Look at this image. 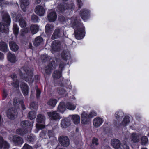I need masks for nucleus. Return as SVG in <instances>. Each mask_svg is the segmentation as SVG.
I'll return each instance as SVG.
<instances>
[{
  "mask_svg": "<svg viewBox=\"0 0 149 149\" xmlns=\"http://www.w3.org/2000/svg\"><path fill=\"white\" fill-rule=\"evenodd\" d=\"M69 24L74 29L76 38L78 40L82 39L85 36L84 27L80 22V20L74 16L68 20Z\"/></svg>",
  "mask_w": 149,
  "mask_h": 149,
  "instance_id": "f257e3e1",
  "label": "nucleus"
},
{
  "mask_svg": "<svg viewBox=\"0 0 149 149\" xmlns=\"http://www.w3.org/2000/svg\"><path fill=\"white\" fill-rule=\"evenodd\" d=\"M19 75L21 77L27 82L32 81L33 76V71L28 67H23L20 70Z\"/></svg>",
  "mask_w": 149,
  "mask_h": 149,
  "instance_id": "f03ea898",
  "label": "nucleus"
},
{
  "mask_svg": "<svg viewBox=\"0 0 149 149\" xmlns=\"http://www.w3.org/2000/svg\"><path fill=\"white\" fill-rule=\"evenodd\" d=\"M2 19L4 24H3V23H0V31L7 33L8 31L7 25H10L11 22L10 17L7 12H5L3 14Z\"/></svg>",
  "mask_w": 149,
  "mask_h": 149,
  "instance_id": "7ed1b4c3",
  "label": "nucleus"
},
{
  "mask_svg": "<svg viewBox=\"0 0 149 149\" xmlns=\"http://www.w3.org/2000/svg\"><path fill=\"white\" fill-rule=\"evenodd\" d=\"M6 113L8 118L11 120L16 118L17 114L15 110L13 109H8L6 111Z\"/></svg>",
  "mask_w": 149,
  "mask_h": 149,
  "instance_id": "20e7f679",
  "label": "nucleus"
},
{
  "mask_svg": "<svg viewBox=\"0 0 149 149\" xmlns=\"http://www.w3.org/2000/svg\"><path fill=\"white\" fill-rule=\"evenodd\" d=\"M52 63L45 68V72L47 74H50L52 71L56 67V64L55 63L53 59H51Z\"/></svg>",
  "mask_w": 149,
  "mask_h": 149,
  "instance_id": "39448f33",
  "label": "nucleus"
},
{
  "mask_svg": "<svg viewBox=\"0 0 149 149\" xmlns=\"http://www.w3.org/2000/svg\"><path fill=\"white\" fill-rule=\"evenodd\" d=\"M60 144L64 147H67L70 144V141L68 137L65 136H62L58 138Z\"/></svg>",
  "mask_w": 149,
  "mask_h": 149,
  "instance_id": "423d86ee",
  "label": "nucleus"
},
{
  "mask_svg": "<svg viewBox=\"0 0 149 149\" xmlns=\"http://www.w3.org/2000/svg\"><path fill=\"white\" fill-rule=\"evenodd\" d=\"M49 116L51 118L52 120L56 121L59 120L61 118L59 114L57 113L56 111L48 113Z\"/></svg>",
  "mask_w": 149,
  "mask_h": 149,
  "instance_id": "0eeeda50",
  "label": "nucleus"
},
{
  "mask_svg": "<svg viewBox=\"0 0 149 149\" xmlns=\"http://www.w3.org/2000/svg\"><path fill=\"white\" fill-rule=\"evenodd\" d=\"M13 105L16 108H19L21 106L22 109H25V108L22 101H19L17 98H15L13 100Z\"/></svg>",
  "mask_w": 149,
  "mask_h": 149,
  "instance_id": "6e6552de",
  "label": "nucleus"
},
{
  "mask_svg": "<svg viewBox=\"0 0 149 149\" xmlns=\"http://www.w3.org/2000/svg\"><path fill=\"white\" fill-rule=\"evenodd\" d=\"M74 6L73 3H72L70 5L67 4H65L63 6H59L58 7V10L61 12H62L65 10V7L66 9H73Z\"/></svg>",
  "mask_w": 149,
  "mask_h": 149,
  "instance_id": "1a4fd4ad",
  "label": "nucleus"
},
{
  "mask_svg": "<svg viewBox=\"0 0 149 149\" xmlns=\"http://www.w3.org/2000/svg\"><path fill=\"white\" fill-rule=\"evenodd\" d=\"M35 11L36 14L40 16H43L45 13V10L43 7L40 5H38L36 7Z\"/></svg>",
  "mask_w": 149,
  "mask_h": 149,
  "instance_id": "9d476101",
  "label": "nucleus"
},
{
  "mask_svg": "<svg viewBox=\"0 0 149 149\" xmlns=\"http://www.w3.org/2000/svg\"><path fill=\"white\" fill-rule=\"evenodd\" d=\"M103 120L100 117H97L93 120V125L96 128L99 127L102 123Z\"/></svg>",
  "mask_w": 149,
  "mask_h": 149,
  "instance_id": "9b49d317",
  "label": "nucleus"
},
{
  "mask_svg": "<svg viewBox=\"0 0 149 149\" xmlns=\"http://www.w3.org/2000/svg\"><path fill=\"white\" fill-rule=\"evenodd\" d=\"M13 140L14 143L16 146H20L24 143L22 139L18 136H14Z\"/></svg>",
  "mask_w": 149,
  "mask_h": 149,
  "instance_id": "f8f14e48",
  "label": "nucleus"
},
{
  "mask_svg": "<svg viewBox=\"0 0 149 149\" xmlns=\"http://www.w3.org/2000/svg\"><path fill=\"white\" fill-rule=\"evenodd\" d=\"M57 18V15L56 12L54 11H50L48 15V18L50 22L55 21Z\"/></svg>",
  "mask_w": 149,
  "mask_h": 149,
  "instance_id": "ddd939ff",
  "label": "nucleus"
},
{
  "mask_svg": "<svg viewBox=\"0 0 149 149\" xmlns=\"http://www.w3.org/2000/svg\"><path fill=\"white\" fill-rule=\"evenodd\" d=\"M89 119L88 113L83 112L81 116V123L84 124H86L89 121Z\"/></svg>",
  "mask_w": 149,
  "mask_h": 149,
  "instance_id": "4468645a",
  "label": "nucleus"
},
{
  "mask_svg": "<svg viewBox=\"0 0 149 149\" xmlns=\"http://www.w3.org/2000/svg\"><path fill=\"white\" fill-rule=\"evenodd\" d=\"M89 11L87 9H84L80 11V15L81 18L85 21L88 18Z\"/></svg>",
  "mask_w": 149,
  "mask_h": 149,
  "instance_id": "2eb2a0df",
  "label": "nucleus"
},
{
  "mask_svg": "<svg viewBox=\"0 0 149 149\" xmlns=\"http://www.w3.org/2000/svg\"><path fill=\"white\" fill-rule=\"evenodd\" d=\"M29 3L28 0H20V6L23 11H26V8L29 4Z\"/></svg>",
  "mask_w": 149,
  "mask_h": 149,
  "instance_id": "dca6fc26",
  "label": "nucleus"
},
{
  "mask_svg": "<svg viewBox=\"0 0 149 149\" xmlns=\"http://www.w3.org/2000/svg\"><path fill=\"white\" fill-rule=\"evenodd\" d=\"M3 146V149H8L9 144L7 142L4 141L3 138L0 136V148H1Z\"/></svg>",
  "mask_w": 149,
  "mask_h": 149,
  "instance_id": "f3484780",
  "label": "nucleus"
},
{
  "mask_svg": "<svg viewBox=\"0 0 149 149\" xmlns=\"http://www.w3.org/2000/svg\"><path fill=\"white\" fill-rule=\"evenodd\" d=\"M140 136V135L138 133H132L130 136L131 139L134 143L138 142L139 141Z\"/></svg>",
  "mask_w": 149,
  "mask_h": 149,
  "instance_id": "a211bd4d",
  "label": "nucleus"
},
{
  "mask_svg": "<svg viewBox=\"0 0 149 149\" xmlns=\"http://www.w3.org/2000/svg\"><path fill=\"white\" fill-rule=\"evenodd\" d=\"M33 122H30L26 120L22 121L21 123V126L22 127H26L31 129L33 126Z\"/></svg>",
  "mask_w": 149,
  "mask_h": 149,
  "instance_id": "6ab92c4d",
  "label": "nucleus"
},
{
  "mask_svg": "<svg viewBox=\"0 0 149 149\" xmlns=\"http://www.w3.org/2000/svg\"><path fill=\"white\" fill-rule=\"evenodd\" d=\"M21 88L23 93L25 95H27L28 94V88L27 85L24 83H22L21 84Z\"/></svg>",
  "mask_w": 149,
  "mask_h": 149,
  "instance_id": "aec40b11",
  "label": "nucleus"
},
{
  "mask_svg": "<svg viewBox=\"0 0 149 149\" xmlns=\"http://www.w3.org/2000/svg\"><path fill=\"white\" fill-rule=\"evenodd\" d=\"M111 142L112 146L115 149H118L120 147V143L118 140L116 139H112Z\"/></svg>",
  "mask_w": 149,
  "mask_h": 149,
  "instance_id": "412c9836",
  "label": "nucleus"
},
{
  "mask_svg": "<svg viewBox=\"0 0 149 149\" xmlns=\"http://www.w3.org/2000/svg\"><path fill=\"white\" fill-rule=\"evenodd\" d=\"M39 29V26L36 24H32L30 27V30L33 34L36 33L38 32Z\"/></svg>",
  "mask_w": 149,
  "mask_h": 149,
  "instance_id": "4be33fe9",
  "label": "nucleus"
},
{
  "mask_svg": "<svg viewBox=\"0 0 149 149\" xmlns=\"http://www.w3.org/2000/svg\"><path fill=\"white\" fill-rule=\"evenodd\" d=\"M70 125V121L68 119L65 118L62 120L61 125L62 127L66 128Z\"/></svg>",
  "mask_w": 149,
  "mask_h": 149,
  "instance_id": "5701e85b",
  "label": "nucleus"
},
{
  "mask_svg": "<svg viewBox=\"0 0 149 149\" xmlns=\"http://www.w3.org/2000/svg\"><path fill=\"white\" fill-rule=\"evenodd\" d=\"M61 56L64 60H67L70 58V55L69 51L64 50L61 54Z\"/></svg>",
  "mask_w": 149,
  "mask_h": 149,
  "instance_id": "b1692460",
  "label": "nucleus"
},
{
  "mask_svg": "<svg viewBox=\"0 0 149 149\" xmlns=\"http://www.w3.org/2000/svg\"><path fill=\"white\" fill-rule=\"evenodd\" d=\"M9 45L10 49L13 51L15 52L19 49L18 46L13 41L9 42Z\"/></svg>",
  "mask_w": 149,
  "mask_h": 149,
  "instance_id": "393cba45",
  "label": "nucleus"
},
{
  "mask_svg": "<svg viewBox=\"0 0 149 149\" xmlns=\"http://www.w3.org/2000/svg\"><path fill=\"white\" fill-rule=\"evenodd\" d=\"M60 45L58 40L53 41L52 43V49L54 51H57L59 50Z\"/></svg>",
  "mask_w": 149,
  "mask_h": 149,
  "instance_id": "a878e982",
  "label": "nucleus"
},
{
  "mask_svg": "<svg viewBox=\"0 0 149 149\" xmlns=\"http://www.w3.org/2000/svg\"><path fill=\"white\" fill-rule=\"evenodd\" d=\"M61 31L59 29H56L55 30L52 37V39L54 40L58 38L61 35Z\"/></svg>",
  "mask_w": 149,
  "mask_h": 149,
  "instance_id": "bb28decb",
  "label": "nucleus"
},
{
  "mask_svg": "<svg viewBox=\"0 0 149 149\" xmlns=\"http://www.w3.org/2000/svg\"><path fill=\"white\" fill-rule=\"evenodd\" d=\"M43 41V40L42 38L40 36H38L35 38L33 42V44L35 46H38Z\"/></svg>",
  "mask_w": 149,
  "mask_h": 149,
  "instance_id": "cd10ccee",
  "label": "nucleus"
},
{
  "mask_svg": "<svg viewBox=\"0 0 149 149\" xmlns=\"http://www.w3.org/2000/svg\"><path fill=\"white\" fill-rule=\"evenodd\" d=\"M11 77L14 81L12 84L13 86L15 88H18L19 86V83L17 81V78L16 74H12Z\"/></svg>",
  "mask_w": 149,
  "mask_h": 149,
  "instance_id": "c85d7f7f",
  "label": "nucleus"
},
{
  "mask_svg": "<svg viewBox=\"0 0 149 149\" xmlns=\"http://www.w3.org/2000/svg\"><path fill=\"white\" fill-rule=\"evenodd\" d=\"M8 60L12 63H15L16 61V56L14 54H12L10 53L8 54Z\"/></svg>",
  "mask_w": 149,
  "mask_h": 149,
  "instance_id": "c756f323",
  "label": "nucleus"
},
{
  "mask_svg": "<svg viewBox=\"0 0 149 149\" xmlns=\"http://www.w3.org/2000/svg\"><path fill=\"white\" fill-rule=\"evenodd\" d=\"M73 123L75 124H77L80 122V116L77 115H71Z\"/></svg>",
  "mask_w": 149,
  "mask_h": 149,
  "instance_id": "7c9ffc66",
  "label": "nucleus"
},
{
  "mask_svg": "<svg viewBox=\"0 0 149 149\" xmlns=\"http://www.w3.org/2000/svg\"><path fill=\"white\" fill-rule=\"evenodd\" d=\"M66 110L65 103L63 102H61L57 108L58 111L63 113Z\"/></svg>",
  "mask_w": 149,
  "mask_h": 149,
  "instance_id": "2f4dec72",
  "label": "nucleus"
},
{
  "mask_svg": "<svg viewBox=\"0 0 149 149\" xmlns=\"http://www.w3.org/2000/svg\"><path fill=\"white\" fill-rule=\"evenodd\" d=\"M54 28V26L53 25L50 24H47L45 27V32L47 34L50 33L53 30Z\"/></svg>",
  "mask_w": 149,
  "mask_h": 149,
  "instance_id": "473e14b6",
  "label": "nucleus"
},
{
  "mask_svg": "<svg viewBox=\"0 0 149 149\" xmlns=\"http://www.w3.org/2000/svg\"><path fill=\"white\" fill-rule=\"evenodd\" d=\"M123 113L121 111H118L116 112L115 114V117L117 120H120L124 116Z\"/></svg>",
  "mask_w": 149,
  "mask_h": 149,
  "instance_id": "72a5a7b5",
  "label": "nucleus"
},
{
  "mask_svg": "<svg viewBox=\"0 0 149 149\" xmlns=\"http://www.w3.org/2000/svg\"><path fill=\"white\" fill-rule=\"evenodd\" d=\"M61 71L58 70L54 71L53 74V77L55 79H57L60 78L61 76Z\"/></svg>",
  "mask_w": 149,
  "mask_h": 149,
  "instance_id": "f704fd0d",
  "label": "nucleus"
},
{
  "mask_svg": "<svg viewBox=\"0 0 149 149\" xmlns=\"http://www.w3.org/2000/svg\"><path fill=\"white\" fill-rule=\"evenodd\" d=\"M8 47L7 45L4 42H0V50L4 52H7Z\"/></svg>",
  "mask_w": 149,
  "mask_h": 149,
  "instance_id": "c9c22d12",
  "label": "nucleus"
},
{
  "mask_svg": "<svg viewBox=\"0 0 149 149\" xmlns=\"http://www.w3.org/2000/svg\"><path fill=\"white\" fill-rule=\"evenodd\" d=\"M130 121V117L127 116H126L122 120L121 124L122 125L125 126L129 124Z\"/></svg>",
  "mask_w": 149,
  "mask_h": 149,
  "instance_id": "e433bc0d",
  "label": "nucleus"
},
{
  "mask_svg": "<svg viewBox=\"0 0 149 149\" xmlns=\"http://www.w3.org/2000/svg\"><path fill=\"white\" fill-rule=\"evenodd\" d=\"M57 102L56 99H51L47 102V104L52 107H54Z\"/></svg>",
  "mask_w": 149,
  "mask_h": 149,
  "instance_id": "4c0bfd02",
  "label": "nucleus"
},
{
  "mask_svg": "<svg viewBox=\"0 0 149 149\" xmlns=\"http://www.w3.org/2000/svg\"><path fill=\"white\" fill-rule=\"evenodd\" d=\"M66 107L69 110H73L75 109L76 106L70 102H68L66 104Z\"/></svg>",
  "mask_w": 149,
  "mask_h": 149,
  "instance_id": "58836bf2",
  "label": "nucleus"
},
{
  "mask_svg": "<svg viewBox=\"0 0 149 149\" xmlns=\"http://www.w3.org/2000/svg\"><path fill=\"white\" fill-rule=\"evenodd\" d=\"M45 119V117L44 116L39 114L37 116L36 120L37 122L41 123L43 122Z\"/></svg>",
  "mask_w": 149,
  "mask_h": 149,
  "instance_id": "ea45409f",
  "label": "nucleus"
},
{
  "mask_svg": "<svg viewBox=\"0 0 149 149\" xmlns=\"http://www.w3.org/2000/svg\"><path fill=\"white\" fill-rule=\"evenodd\" d=\"M36 115V113L35 112L31 111L29 113L28 117L29 119L32 120L35 118Z\"/></svg>",
  "mask_w": 149,
  "mask_h": 149,
  "instance_id": "a19ab883",
  "label": "nucleus"
},
{
  "mask_svg": "<svg viewBox=\"0 0 149 149\" xmlns=\"http://www.w3.org/2000/svg\"><path fill=\"white\" fill-rule=\"evenodd\" d=\"M19 22L20 26L21 27H25L26 25V22L24 19L22 18H20L19 20Z\"/></svg>",
  "mask_w": 149,
  "mask_h": 149,
  "instance_id": "79ce46f5",
  "label": "nucleus"
},
{
  "mask_svg": "<svg viewBox=\"0 0 149 149\" xmlns=\"http://www.w3.org/2000/svg\"><path fill=\"white\" fill-rule=\"evenodd\" d=\"M58 91L59 94L62 95L63 97L67 95V93L65 91V88H59L58 90Z\"/></svg>",
  "mask_w": 149,
  "mask_h": 149,
  "instance_id": "37998d69",
  "label": "nucleus"
},
{
  "mask_svg": "<svg viewBox=\"0 0 149 149\" xmlns=\"http://www.w3.org/2000/svg\"><path fill=\"white\" fill-rule=\"evenodd\" d=\"M13 33L15 35L17 36L18 33L19 28L18 26L15 24H14L13 26Z\"/></svg>",
  "mask_w": 149,
  "mask_h": 149,
  "instance_id": "c03bdc74",
  "label": "nucleus"
},
{
  "mask_svg": "<svg viewBox=\"0 0 149 149\" xmlns=\"http://www.w3.org/2000/svg\"><path fill=\"white\" fill-rule=\"evenodd\" d=\"M31 19L32 22L36 23L38 22L39 19L36 15L33 14L31 16Z\"/></svg>",
  "mask_w": 149,
  "mask_h": 149,
  "instance_id": "a18cd8bd",
  "label": "nucleus"
},
{
  "mask_svg": "<svg viewBox=\"0 0 149 149\" xmlns=\"http://www.w3.org/2000/svg\"><path fill=\"white\" fill-rule=\"evenodd\" d=\"M45 126L43 125L36 124V129L35 131V133H37L39 130H41L45 128Z\"/></svg>",
  "mask_w": 149,
  "mask_h": 149,
  "instance_id": "49530a36",
  "label": "nucleus"
},
{
  "mask_svg": "<svg viewBox=\"0 0 149 149\" xmlns=\"http://www.w3.org/2000/svg\"><path fill=\"white\" fill-rule=\"evenodd\" d=\"M148 141V139L146 136L142 137L141 139V143L142 145H146Z\"/></svg>",
  "mask_w": 149,
  "mask_h": 149,
  "instance_id": "de8ad7c7",
  "label": "nucleus"
},
{
  "mask_svg": "<svg viewBox=\"0 0 149 149\" xmlns=\"http://www.w3.org/2000/svg\"><path fill=\"white\" fill-rule=\"evenodd\" d=\"M27 131L26 130H23L20 128L17 129L16 131V133L17 134L20 135L24 134Z\"/></svg>",
  "mask_w": 149,
  "mask_h": 149,
  "instance_id": "09e8293b",
  "label": "nucleus"
},
{
  "mask_svg": "<svg viewBox=\"0 0 149 149\" xmlns=\"http://www.w3.org/2000/svg\"><path fill=\"white\" fill-rule=\"evenodd\" d=\"M30 106L31 109H32L35 110H37L38 109V105L35 102H32L30 104Z\"/></svg>",
  "mask_w": 149,
  "mask_h": 149,
  "instance_id": "8fccbe9b",
  "label": "nucleus"
},
{
  "mask_svg": "<svg viewBox=\"0 0 149 149\" xmlns=\"http://www.w3.org/2000/svg\"><path fill=\"white\" fill-rule=\"evenodd\" d=\"M41 58L43 62H45L46 61H48L49 59L48 56L46 54H45L42 56Z\"/></svg>",
  "mask_w": 149,
  "mask_h": 149,
  "instance_id": "3c124183",
  "label": "nucleus"
},
{
  "mask_svg": "<svg viewBox=\"0 0 149 149\" xmlns=\"http://www.w3.org/2000/svg\"><path fill=\"white\" fill-rule=\"evenodd\" d=\"M46 131H42L40 134V137L42 139L46 138H47V136L46 135Z\"/></svg>",
  "mask_w": 149,
  "mask_h": 149,
  "instance_id": "603ef678",
  "label": "nucleus"
},
{
  "mask_svg": "<svg viewBox=\"0 0 149 149\" xmlns=\"http://www.w3.org/2000/svg\"><path fill=\"white\" fill-rule=\"evenodd\" d=\"M96 113L94 111H91L89 114H88V117L90 118H91L94 116H96Z\"/></svg>",
  "mask_w": 149,
  "mask_h": 149,
  "instance_id": "864d4df0",
  "label": "nucleus"
},
{
  "mask_svg": "<svg viewBox=\"0 0 149 149\" xmlns=\"http://www.w3.org/2000/svg\"><path fill=\"white\" fill-rule=\"evenodd\" d=\"M36 97L37 98H39L40 97V95L41 94V91L40 90L38 89V88H36Z\"/></svg>",
  "mask_w": 149,
  "mask_h": 149,
  "instance_id": "5fc2aeb1",
  "label": "nucleus"
},
{
  "mask_svg": "<svg viewBox=\"0 0 149 149\" xmlns=\"http://www.w3.org/2000/svg\"><path fill=\"white\" fill-rule=\"evenodd\" d=\"M92 143L93 144H95L97 146L98 144V139L97 138H93Z\"/></svg>",
  "mask_w": 149,
  "mask_h": 149,
  "instance_id": "6e6d98bb",
  "label": "nucleus"
},
{
  "mask_svg": "<svg viewBox=\"0 0 149 149\" xmlns=\"http://www.w3.org/2000/svg\"><path fill=\"white\" fill-rule=\"evenodd\" d=\"M23 149H32V148L31 146L27 144H25L24 146Z\"/></svg>",
  "mask_w": 149,
  "mask_h": 149,
  "instance_id": "4d7b16f0",
  "label": "nucleus"
},
{
  "mask_svg": "<svg viewBox=\"0 0 149 149\" xmlns=\"http://www.w3.org/2000/svg\"><path fill=\"white\" fill-rule=\"evenodd\" d=\"M77 3L79 8H80L82 6L83 4L81 0H77Z\"/></svg>",
  "mask_w": 149,
  "mask_h": 149,
  "instance_id": "13d9d810",
  "label": "nucleus"
},
{
  "mask_svg": "<svg viewBox=\"0 0 149 149\" xmlns=\"http://www.w3.org/2000/svg\"><path fill=\"white\" fill-rule=\"evenodd\" d=\"M28 31V29L27 28H26L23 29L22 30V35H23L24 33H27Z\"/></svg>",
  "mask_w": 149,
  "mask_h": 149,
  "instance_id": "bf43d9fd",
  "label": "nucleus"
},
{
  "mask_svg": "<svg viewBox=\"0 0 149 149\" xmlns=\"http://www.w3.org/2000/svg\"><path fill=\"white\" fill-rule=\"evenodd\" d=\"M120 149H129V147L126 144L121 145L120 146Z\"/></svg>",
  "mask_w": 149,
  "mask_h": 149,
  "instance_id": "052dcab7",
  "label": "nucleus"
},
{
  "mask_svg": "<svg viewBox=\"0 0 149 149\" xmlns=\"http://www.w3.org/2000/svg\"><path fill=\"white\" fill-rule=\"evenodd\" d=\"M58 19L59 21H60L62 22H63L65 21V17L62 16H59L58 17Z\"/></svg>",
  "mask_w": 149,
  "mask_h": 149,
  "instance_id": "680f3d73",
  "label": "nucleus"
},
{
  "mask_svg": "<svg viewBox=\"0 0 149 149\" xmlns=\"http://www.w3.org/2000/svg\"><path fill=\"white\" fill-rule=\"evenodd\" d=\"M48 135L49 138L52 137L54 136L53 132L51 131H48Z\"/></svg>",
  "mask_w": 149,
  "mask_h": 149,
  "instance_id": "e2e57ef3",
  "label": "nucleus"
},
{
  "mask_svg": "<svg viewBox=\"0 0 149 149\" xmlns=\"http://www.w3.org/2000/svg\"><path fill=\"white\" fill-rule=\"evenodd\" d=\"M7 91L6 90H3V96L4 98L6 97L7 96Z\"/></svg>",
  "mask_w": 149,
  "mask_h": 149,
  "instance_id": "0e129e2a",
  "label": "nucleus"
},
{
  "mask_svg": "<svg viewBox=\"0 0 149 149\" xmlns=\"http://www.w3.org/2000/svg\"><path fill=\"white\" fill-rule=\"evenodd\" d=\"M64 63L63 62L60 63L59 64V68L60 69L62 70L63 69L64 66Z\"/></svg>",
  "mask_w": 149,
  "mask_h": 149,
  "instance_id": "69168bd1",
  "label": "nucleus"
},
{
  "mask_svg": "<svg viewBox=\"0 0 149 149\" xmlns=\"http://www.w3.org/2000/svg\"><path fill=\"white\" fill-rule=\"evenodd\" d=\"M3 58L4 57L3 54L0 52V60L3 59Z\"/></svg>",
  "mask_w": 149,
  "mask_h": 149,
  "instance_id": "338daca9",
  "label": "nucleus"
},
{
  "mask_svg": "<svg viewBox=\"0 0 149 149\" xmlns=\"http://www.w3.org/2000/svg\"><path fill=\"white\" fill-rule=\"evenodd\" d=\"M41 0H36V3L37 4H39L40 3Z\"/></svg>",
  "mask_w": 149,
  "mask_h": 149,
  "instance_id": "774afa93",
  "label": "nucleus"
}]
</instances>
